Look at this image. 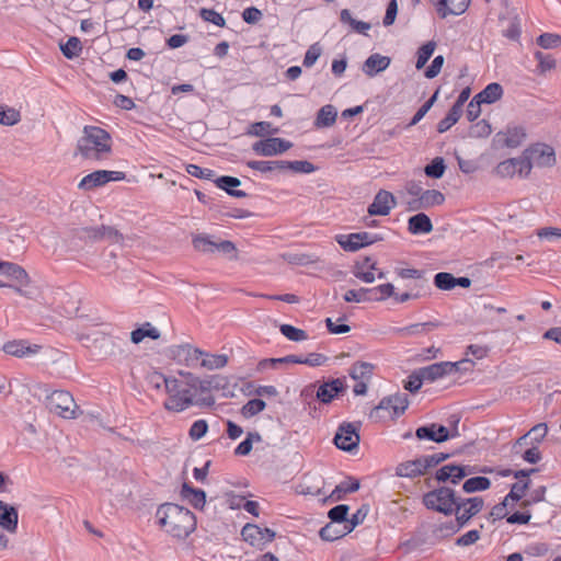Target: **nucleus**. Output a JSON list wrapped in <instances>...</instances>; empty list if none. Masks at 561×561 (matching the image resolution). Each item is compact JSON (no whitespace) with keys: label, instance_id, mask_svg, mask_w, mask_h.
<instances>
[{"label":"nucleus","instance_id":"obj_1","mask_svg":"<svg viewBox=\"0 0 561 561\" xmlns=\"http://www.w3.org/2000/svg\"><path fill=\"white\" fill-rule=\"evenodd\" d=\"M182 379L173 377L167 385V400L163 403L165 410L170 412H183L193 405L202 402L197 399L198 390L205 389L204 381L196 375L187 370H179Z\"/></svg>","mask_w":561,"mask_h":561},{"label":"nucleus","instance_id":"obj_2","mask_svg":"<svg viewBox=\"0 0 561 561\" xmlns=\"http://www.w3.org/2000/svg\"><path fill=\"white\" fill-rule=\"evenodd\" d=\"M156 517L160 528L176 541L186 540L196 529L195 515L178 504H162L157 510Z\"/></svg>","mask_w":561,"mask_h":561},{"label":"nucleus","instance_id":"obj_3","mask_svg":"<svg viewBox=\"0 0 561 561\" xmlns=\"http://www.w3.org/2000/svg\"><path fill=\"white\" fill-rule=\"evenodd\" d=\"M112 146L113 141L108 131L99 126L87 125L77 141L76 154L88 161L101 162L111 157Z\"/></svg>","mask_w":561,"mask_h":561},{"label":"nucleus","instance_id":"obj_4","mask_svg":"<svg viewBox=\"0 0 561 561\" xmlns=\"http://www.w3.org/2000/svg\"><path fill=\"white\" fill-rule=\"evenodd\" d=\"M46 407L50 413L65 420H75L82 413L72 394L65 390H54L48 394Z\"/></svg>","mask_w":561,"mask_h":561},{"label":"nucleus","instance_id":"obj_5","mask_svg":"<svg viewBox=\"0 0 561 561\" xmlns=\"http://www.w3.org/2000/svg\"><path fill=\"white\" fill-rule=\"evenodd\" d=\"M457 499L458 497L453 489L443 486L424 494L423 503L428 510H433L448 516L454 514Z\"/></svg>","mask_w":561,"mask_h":561},{"label":"nucleus","instance_id":"obj_6","mask_svg":"<svg viewBox=\"0 0 561 561\" xmlns=\"http://www.w3.org/2000/svg\"><path fill=\"white\" fill-rule=\"evenodd\" d=\"M484 505L481 496L473 497H458L455 505L454 514L456 515V525L450 526L451 533L458 531L463 527L473 516L479 514Z\"/></svg>","mask_w":561,"mask_h":561},{"label":"nucleus","instance_id":"obj_7","mask_svg":"<svg viewBox=\"0 0 561 561\" xmlns=\"http://www.w3.org/2000/svg\"><path fill=\"white\" fill-rule=\"evenodd\" d=\"M0 271L3 275L14 279L18 283V285H9V287H12L19 295L28 299H34L36 297L34 289L26 288L28 287L31 279L23 267L11 262L0 261Z\"/></svg>","mask_w":561,"mask_h":561},{"label":"nucleus","instance_id":"obj_8","mask_svg":"<svg viewBox=\"0 0 561 561\" xmlns=\"http://www.w3.org/2000/svg\"><path fill=\"white\" fill-rule=\"evenodd\" d=\"M468 364L470 369L474 366V362L468 358H463L459 362H440L428 365L426 367H422L421 369V378L425 379L427 382H434L438 379L444 378L453 373L458 371L461 365Z\"/></svg>","mask_w":561,"mask_h":561},{"label":"nucleus","instance_id":"obj_9","mask_svg":"<svg viewBox=\"0 0 561 561\" xmlns=\"http://www.w3.org/2000/svg\"><path fill=\"white\" fill-rule=\"evenodd\" d=\"M125 178L126 174L122 171L98 170L83 176L78 186L81 190L91 191L108 182L123 181Z\"/></svg>","mask_w":561,"mask_h":561},{"label":"nucleus","instance_id":"obj_10","mask_svg":"<svg viewBox=\"0 0 561 561\" xmlns=\"http://www.w3.org/2000/svg\"><path fill=\"white\" fill-rule=\"evenodd\" d=\"M527 153L537 168H552L557 163L556 151L548 144H534L527 148Z\"/></svg>","mask_w":561,"mask_h":561},{"label":"nucleus","instance_id":"obj_11","mask_svg":"<svg viewBox=\"0 0 561 561\" xmlns=\"http://www.w3.org/2000/svg\"><path fill=\"white\" fill-rule=\"evenodd\" d=\"M170 353L173 360L188 368L198 367L201 355H203V351L201 348L191 344L173 346L170 350Z\"/></svg>","mask_w":561,"mask_h":561},{"label":"nucleus","instance_id":"obj_12","mask_svg":"<svg viewBox=\"0 0 561 561\" xmlns=\"http://www.w3.org/2000/svg\"><path fill=\"white\" fill-rule=\"evenodd\" d=\"M409 399L405 393H396L383 398L379 404L371 411L370 417H375L380 410L389 411V415L393 419L404 413L408 409Z\"/></svg>","mask_w":561,"mask_h":561},{"label":"nucleus","instance_id":"obj_13","mask_svg":"<svg viewBox=\"0 0 561 561\" xmlns=\"http://www.w3.org/2000/svg\"><path fill=\"white\" fill-rule=\"evenodd\" d=\"M359 440L357 427L351 423L342 424L334 436L336 447L345 451H352L357 448Z\"/></svg>","mask_w":561,"mask_h":561},{"label":"nucleus","instance_id":"obj_14","mask_svg":"<svg viewBox=\"0 0 561 561\" xmlns=\"http://www.w3.org/2000/svg\"><path fill=\"white\" fill-rule=\"evenodd\" d=\"M291 142L283 138H266L253 144L252 149L255 153L263 157H273L283 153L291 148Z\"/></svg>","mask_w":561,"mask_h":561},{"label":"nucleus","instance_id":"obj_15","mask_svg":"<svg viewBox=\"0 0 561 561\" xmlns=\"http://www.w3.org/2000/svg\"><path fill=\"white\" fill-rule=\"evenodd\" d=\"M242 538L252 546H264L275 538V531L270 528H261L247 524L241 530Z\"/></svg>","mask_w":561,"mask_h":561},{"label":"nucleus","instance_id":"obj_16","mask_svg":"<svg viewBox=\"0 0 561 561\" xmlns=\"http://www.w3.org/2000/svg\"><path fill=\"white\" fill-rule=\"evenodd\" d=\"M379 240L376 236L368 232L350 233L347 236H339L336 241L345 251H357L363 247L375 243Z\"/></svg>","mask_w":561,"mask_h":561},{"label":"nucleus","instance_id":"obj_17","mask_svg":"<svg viewBox=\"0 0 561 561\" xmlns=\"http://www.w3.org/2000/svg\"><path fill=\"white\" fill-rule=\"evenodd\" d=\"M396 204L394 196L390 192L381 190L375 195L367 211L370 216H387L396 207Z\"/></svg>","mask_w":561,"mask_h":561},{"label":"nucleus","instance_id":"obj_18","mask_svg":"<svg viewBox=\"0 0 561 561\" xmlns=\"http://www.w3.org/2000/svg\"><path fill=\"white\" fill-rule=\"evenodd\" d=\"M472 470L467 466L459 465H445L436 471V479L439 482L450 481L453 484H457L468 474H471Z\"/></svg>","mask_w":561,"mask_h":561},{"label":"nucleus","instance_id":"obj_19","mask_svg":"<svg viewBox=\"0 0 561 561\" xmlns=\"http://www.w3.org/2000/svg\"><path fill=\"white\" fill-rule=\"evenodd\" d=\"M415 435L420 439L426 438L436 443H443L457 435V433L450 434L447 427L432 424L430 426L419 427L415 432Z\"/></svg>","mask_w":561,"mask_h":561},{"label":"nucleus","instance_id":"obj_20","mask_svg":"<svg viewBox=\"0 0 561 561\" xmlns=\"http://www.w3.org/2000/svg\"><path fill=\"white\" fill-rule=\"evenodd\" d=\"M445 202V196L442 192L437 190H426L424 193L421 194V196L410 202V208L413 210L417 209H427L434 206L442 205Z\"/></svg>","mask_w":561,"mask_h":561},{"label":"nucleus","instance_id":"obj_21","mask_svg":"<svg viewBox=\"0 0 561 561\" xmlns=\"http://www.w3.org/2000/svg\"><path fill=\"white\" fill-rule=\"evenodd\" d=\"M378 271L376 267V262L370 257H364L355 263L353 268V274L356 278L363 280L364 283L370 284L376 279L375 272Z\"/></svg>","mask_w":561,"mask_h":561},{"label":"nucleus","instance_id":"obj_22","mask_svg":"<svg viewBox=\"0 0 561 561\" xmlns=\"http://www.w3.org/2000/svg\"><path fill=\"white\" fill-rule=\"evenodd\" d=\"M84 236L91 240H108L112 242H118L122 240V234L113 227L101 226L96 228H84Z\"/></svg>","mask_w":561,"mask_h":561},{"label":"nucleus","instance_id":"obj_23","mask_svg":"<svg viewBox=\"0 0 561 561\" xmlns=\"http://www.w3.org/2000/svg\"><path fill=\"white\" fill-rule=\"evenodd\" d=\"M18 511L4 502L0 501V526L7 531L14 534L18 529Z\"/></svg>","mask_w":561,"mask_h":561},{"label":"nucleus","instance_id":"obj_24","mask_svg":"<svg viewBox=\"0 0 561 561\" xmlns=\"http://www.w3.org/2000/svg\"><path fill=\"white\" fill-rule=\"evenodd\" d=\"M2 350L9 355L15 357H25L36 354L39 350V346L30 345L25 341H10L3 345Z\"/></svg>","mask_w":561,"mask_h":561},{"label":"nucleus","instance_id":"obj_25","mask_svg":"<svg viewBox=\"0 0 561 561\" xmlns=\"http://www.w3.org/2000/svg\"><path fill=\"white\" fill-rule=\"evenodd\" d=\"M390 65V58L379 54L370 55L363 65V71L368 77H374L378 72L386 70Z\"/></svg>","mask_w":561,"mask_h":561},{"label":"nucleus","instance_id":"obj_26","mask_svg":"<svg viewBox=\"0 0 561 561\" xmlns=\"http://www.w3.org/2000/svg\"><path fill=\"white\" fill-rule=\"evenodd\" d=\"M408 229L412 234H425L433 230V224L426 214L419 213L409 218Z\"/></svg>","mask_w":561,"mask_h":561},{"label":"nucleus","instance_id":"obj_27","mask_svg":"<svg viewBox=\"0 0 561 561\" xmlns=\"http://www.w3.org/2000/svg\"><path fill=\"white\" fill-rule=\"evenodd\" d=\"M343 381L341 379H334L330 382H324L319 386L317 390V399L322 403H330L333 398L343 390Z\"/></svg>","mask_w":561,"mask_h":561},{"label":"nucleus","instance_id":"obj_28","mask_svg":"<svg viewBox=\"0 0 561 561\" xmlns=\"http://www.w3.org/2000/svg\"><path fill=\"white\" fill-rule=\"evenodd\" d=\"M396 474L402 478H415L425 474L421 458L399 463L396 467Z\"/></svg>","mask_w":561,"mask_h":561},{"label":"nucleus","instance_id":"obj_29","mask_svg":"<svg viewBox=\"0 0 561 561\" xmlns=\"http://www.w3.org/2000/svg\"><path fill=\"white\" fill-rule=\"evenodd\" d=\"M469 2H435V11L442 19L460 15L468 10Z\"/></svg>","mask_w":561,"mask_h":561},{"label":"nucleus","instance_id":"obj_30","mask_svg":"<svg viewBox=\"0 0 561 561\" xmlns=\"http://www.w3.org/2000/svg\"><path fill=\"white\" fill-rule=\"evenodd\" d=\"M228 356L225 354H213L203 351L201 355L199 367L207 370L221 369L228 364Z\"/></svg>","mask_w":561,"mask_h":561},{"label":"nucleus","instance_id":"obj_31","mask_svg":"<svg viewBox=\"0 0 561 561\" xmlns=\"http://www.w3.org/2000/svg\"><path fill=\"white\" fill-rule=\"evenodd\" d=\"M215 184L217 187L226 191L229 195L233 197L242 198L247 196V193L244 191L234 190L241 184L240 180L237 178L222 175L215 180Z\"/></svg>","mask_w":561,"mask_h":561},{"label":"nucleus","instance_id":"obj_32","mask_svg":"<svg viewBox=\"0 0 561 561\" xmlns=\"http://www.w3.org/2000/svg\"><path fill=\"white\" fill-rule=\"evenodd\" d=\"M375 365L367 362H356L350 369V376L355 381L369 382L374 374Z\"/></svg>","mask_w":561,"mask_h":561},{"label":"nucleus","instance_id":"obj_33","mask_svg":"<svg viewBox=\"0 0 561 561\" xmlns=\"http://www.w3.org/2000/svg\"><path fill=\"white\" fill-rule=\"evenodd\" d=\"M181 495L195 508H203L206 503V494L201 489H194L184 483L181 490Z\"/></svg>","mask_w":561,"mask_h":561},{"label":"nucleus","instance_id":"obj_34","mask_svg":"<svg viewBox=\"0 0 561 561\" xmlns=\"http://www.w3.org/2000/svg\"><path fill=\"white\" fill-rule=\"evenodd\" d=\"M336 116H337L336 108L331 104H327L318 111V114H317V117L314 121V126L317 128L331 127L335 123Z\"/></svg>","mask_w":561,"mask_h":561},{"label":"nucleus","instance_id":"obj_35","mask_svg":"<svg viewBox=\"0 0 561 561\" xmlns=\"http://www.w3.org/2000/svg\"><path fill=\"white\" fill-rule=\"evenodd\" d=\"M503 96V88L500 83L492 82L488 84L481 92L476 95V99L483 104H492Z\"/></svg>","mask_w":561,"mask_h":561},{"label":"nucleus","instance_id":"obj_36","mask_svg":"<svg viewBox=\"0 0 561 561\" xmlns=\"http://www.w3.org/2000/svg\"><path fill=\"white\" fill-rule=\"evenodd\" d=\"M160 335V331L157 328H154L150 322H146L140 328L131 331L130 340L133 343L139 344L146 337L158 340Z\"/></svg>","mask_w":561,"mask_h":561},{"label":"nucleus","instance_id":"obj_37","mask_svg":"<svg viewBox=\"0 0 561 561\" xmlns=\"http://www.w3.org/2000/svg\"><path fill=\"white\" fill-rule=\"evenodd\" d=\"M526 131L522 126L507 127L504 133V144L510 148H517L526 140Z\"/></svg>","mask_w":561,"mask_h":561},{"label":"nucleus","instance_id":"obj_38","mask_svg":"<svg viewBox=\"0 0 561 561\" xmlns=\"http://www.w3.org/2000/svg\"><path fill=\"white\" fill-rule=\"evenodd\" d=\"M358 489L359 481L354 478H347L334 488L330 497L334 501H340L345 494L356 492Z\"/></svg>","mask_w":561,"mask_h":561},{"label":"nucleus","instance_id":"obj_39","mask_svg":"<svg viewBox=\"0 0 561 561\" xmlns=\"http://www.w3.org/2000/svg\"><path fill=\"white\" fill-rule=\"evenodd\" d=\"M437 327V323L435 322H424V323H415L411 324L404 328H399L396 330V332L400 336H411V335H420V334H426L432 329H435Z\"/></svg>","mask_w":561,"mask_h":561},{"label":"nucleus","instance_id":"obj_40","mask_svg":"<svg viewBox=\"0 0 561 561\" xmlns=\"http://www.w3.org/2000/svg\"><path fill=\"white\" fill-rule=\"evenodd\" d=\"M174 376H165L158 370L149 371L146 376V381L148 386L157 391H161L164 389L167 392V385L169 380H172Z\"/></svg>","mask_w":561,"mask_h":561},{"label":"nucleus","instance_id":"obj_41","mask_svg":"<svg viewBox=\"0 0 561 561\" xmlns=\"http://www.w3.org/2000/svg\"><path fill=\"white\" fill-rule=\"evenodd\" d=\"M368 289L370 301H383L390 297L394 298V286L391 283L382 284Z\"/></svg>","mask_w":561,"mask_h":561},{"label":"nucleus","instance_id":"obj_42","mask_svg":"<svg viewBox=\"0 0 561 561\" xmlns=\"http://www.w3.org/2000/svg\"><path fill=\"white\" fill-rule=\"evenodd\" d=\"M216 252L228 256L230 260L237 259V248L234 243L229 240H219L214 238L211 254Z\"/></svg>","mask_w":561,"mask_h":561},{"label":"nucleus","instance_id":"obj_43","mask_svg":"<svg viewBox=\"0 0 561 561\" xmlns=\"http://www.w3.org/2000/svg\"><path fill=\"white\" fill-rule=\"evenodd\" d=\"M491 486L490 479L485 477H473L465 481L462 490L466 493H474L479 491H485Z\"/></svg>","mask_w":561,"mask_h":561},{"label":"nucleus","instance_id":"obj_44","mask_svg":"<svg viewBox=\"0 0 561 561\" xmlns=\"http://www.w3.org/2000/svg\"><path fill=\"white\" fill-rule=\"evenodd\" d=\"M462 110L459 106H451L447 115L437 124V131L443 134L454 126L460 118Z\"/></svg>","mask_w":561,"mask_h":561},{"label":"nucleus","instance_id":"obj_45","mask_svg":"<svg viewBox=\"0 0 561 561\" xmlns=\"http://www.w3.org/2000/svg\"><path fill=\"white\" fill-rule=\"evenodd\" d=\"M60 50L68 59H73L82 51V45L78 37H70L65 44H60Z\"/></svg>","mask_w":561,"mask_h":561},{"label":"nucleus","instance_id":"obj_46","mask_svg":"<svg viewBox=\"0 0 561 561\" xmlns=\"http://www.w3.org/2000/svg\"><path fill=\"white\" fill-rule=\"evenodd\" d=\"M213 241L214 237L206 233H199L193 237L192 244L196 251L205 254H211Z\"/></svg>","mask_w":561,"mask_h":561},{"label":"nucleus","instance_id":"obj_47","mask_svg":"<svg viewBox=\"0 0 561 561\" xmlns=\"http://www.w3.org/2000/svg\"><path fill=\"white\" fill-rule=\"evenodd\" d=\"M289 169L297 173H311L314 165L309 161H283L280 160V170Z\"/></svg>","mask_w":561,"mask_h":561},{"label":"nucleus","instance_id":"obj_48","mask_svg":"<svg viewBox=\"0 0 561 561\" xmlns=\"http://www.w3.org/2000/svg\"><path fill=\"white\" fill-rule=\"evenodd\" d=\"M436 48V43L434 41H430L422 45L417 50V59H416V68H423L428 59L432 57L434 50Z\"/></svg>","mask_w":561,"mask_h":561},{"label":"nucleus","instance_id":"obj_49","mask_svg":"<svg viewBox=\"0 0 561 561\" xmlns=\"http://www.w3.org/2000/svg\"><path fill=\"white\" fill-rule=\"evenodd\" d=\"M279 331L289 341L300 342L308 339V334L306 333V331L293 327L290 324H282L279 327Z\"/></svg>","mask_w":561,"mask_h":561},{"label":"nucleus","instance_id":"obj_50","mask_svg":"<svg viewBox=\"0 0 561 561\" xmlns=\"http://www.w3.org/2000/svg\"><path fill=\"white\" fill-rule=\"evenodd\" d=\"M266 407V403L261 399H252L249 400L241 409V414L245 419H250L260 412H262Z\"/></svg>","mask_w":561,"mask_h":561},{"label":"nucleus","instance_id":"obj_51","mask_svg":"<svg viewBox=\"0 0 561 561\" xmlns=\"http://www.w3.org/2000/svg\"><path fill=\"white\" fill-rule=\"evenodd\" d=\"M528 488L529 480L514 483L510 493L505 496L506 502L512 501V504H516L519 500L523 499Z\"/></svg>","mask_w":561,"mask_h":561},{"label":"nucleus","instance_id":"obj_52","mask_svg":"<svg viewBox=\"0 0 561 561\" xmlns=\"http://www.w3.org/2000/svg\"><path fill=\"white\" fill-rule=\"evenodd\" d=\"M515 165H517L518 176L527 178L534 167L530 157L527 153V149L524 150L520 157L514 158Z\"/></svg>","mask_w":561,"mask_h":561},{"label":"nucleus","instance_id":"obj_53","mask_svg":"<svg viewBox=\"0 0 561 561\" xmlns=\"http://www.w3.org/2000/svg\"><path fill=\"white\" fill-rule=\"evenodd\" d=\"M446 170L444 159L436 157L430 164L424 168V172L427 176L433 179H440Z\"/></svg>","mask_w":561,"mask_h":561},{"label":"nucleus","instance_id":"obj_54","mask_svg":"<svg viewBox=\"0 0 561 561\" xmlns=\"http://www.w3.org/2000/svg\"><path fill=\"white\" fill-rule=\"evenodd\" d=\"M491 133H492L491 125L485 119H481L470 126L468 135L471 138H485Z\"/></svg>","mask_w":561,"mask_h":561},{"label":"nucleus","instance_id":"obj_55","mask_svg":"<svg viewBox=\"0 0 561 561\" xmlns=\"http://www.w3.org/2000/svg\"><path fill=\"white\" fill-rule=\"evenodd\" d=\"M21 121V114L13 107L4 110L0 106V124L4 126H13Z\"/></svg>","mask_w":561,"mask_h":561},{"label":"nucleus","instance_id":"obj_56","mask_svg":"<svg viewBox=\"0 0 561 561\" xmlns=\"http://www.w3.org/2000/svg\"><path fill=\"white\" fill-rule=\"evenodd\" d=\"M537 44L543 49H552L561 45V36L554 33H543L537 37Z\"/></svg>","mask_w":561,"mask_h":561},{"label":"nucleus","instance_id":"obj_57","mask_svg":"<svg viewBox=\"0 0 561 561\" xmlns=\"http://www.w3.org/2000/svg\"><path fill=\"white\" fill-rule=\"evenodd\" d=\"M434 284L442 290H450L455 288V276L446 272L437 273L434 277Z\"/></svg>","mask_w":561,"mask_h":561},{"label":"nucleus","instance_id":"obj_58","mask_svg":"<svg viewBox=\"0 0 561 561\" xmlns=\"http://www.w3.org/2000/svg\"><path fill=\"white\" fill-rule=\"evenodd\" d=\"M496 173L502 178H513L518 175L517 165L514 158L502 161L496 167Z\"/></svg>","mask_w":561,"mask_h":561},{"label":"nucleus","instance_id":"obj_59","mask_svg":"<svg viewBox=\"0 0 561 561\" xmlns=\"http://www.w3.org/2000/svg\"><path fill=\"white\" fill-rule=\"evenodd\" d=\"M520 33V20L515 15L510 19L507 27L503 30V36L512 41H518Z\"/></svg>","mask_w":561,"mask_h":561},{"label":"nucleus","instance_id":"obj_60","mask_svg":"<svg viewBox=\"0 0 561 561\" xmlns=\"http://www.w3.org/2000/svg\"><path fill=\"white\" fill-rule=\"evenodd\" d=\"M248 167L262 173L280 170V161H248Z\"/></svg>","mask_w":561,"mask_h":561},{"label":"nucleus","instance_id":"obj_61","mask_svg":"<svg viewBox=\"0 0 561 561\" xmlns=\"http://www.w3.org/2000/svg\"><path fill=\"white\" fill-rule=\"evenodd\" d=\"M254 440H256V442L261 440L260 434L259 433H248L247 438L237 446V448L234 450L236 455H240V456L249 455L252 450V445H253Z\"/></svg>","mask_w":561,"mask_h":561},{"label":"nucleus","instance_id":"obj_62","mask_svg":"<svg viewBox=\"0 0 561 561\" xmlns=\"http://www.w3.org/2000/svg\"><path fill=\"white\" fill-rule=\"evenodd\" d=\"M343 298L346 302L370 301L369 300V289L368 288L350 289L344 294Z\"/></svg>","mask_w":561,"mask_h":561},{"label":"nucleus","instance_id":"obj_63","mask_svg":"<svg viewBox=\"0 0 561 561\" xmlns=\"http://www.w3.org/2000/svg\"><path fill=\"white\" fill-rule=\"evenodd\" d=\"M535 59L538 61V67L540 69V72L549 71L553 68H556V60L551 55L543 54L541 51H536L534 54Z\"/></svg>","mask_w":561,"mask_h":561},{"label":"nucleus","instance_id":"obj_64","mask_svg":"<svg viewBox=\"0 0 561 561\" xmlns=\"http://www.w3.org/2000/svg\"><path fill=\"white\" fill-rule=\"evenodd\" d=\"M425 379L421 378V369L413 371L404 383V389L410 392H416L421 389Z\"/></svg>","mask_w":561,"mask_h":561}]
</instances>
